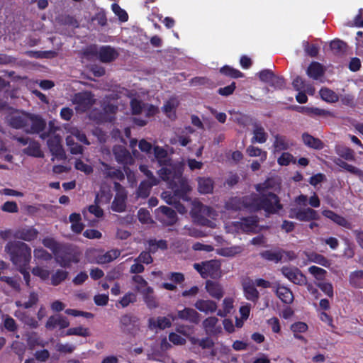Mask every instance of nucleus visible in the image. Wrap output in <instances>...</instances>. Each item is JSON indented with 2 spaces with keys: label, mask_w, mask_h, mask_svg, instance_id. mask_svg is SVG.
Masks as SVG:
<instances>
[{
  "label": "nucleus",
  "mask_w": 363,
  "mask_h": 363,
  "mask_svg": "<svg viewBox=\"0 0 363 363\" xmlns=\"http://www.w3.org/2000/svg\"><path fill=\"white\" fill-rule=\"evenodd\" d=\"M66 335H78L82 337H87L89 335V333L87 328L79 326L68 329L66 332Z\"/></svg>",
  "instance_id": "obj_59"
},
{
  "label": "nucleus",
  "mask_w": 363,
  "mask_h": 363,
  "mask_svg": "<svg viewBox=\"0 0 363 363\" xmlns=\"http://www.w3.org/2000/svg\"><path fill=\"white\" fill-rule=\"evenodd\" d=\"M72 102L77 112H84L91 107L95 99L91 92L84 91L74 94L72 98Z\"/></svg>",
  "instance_id": "obj_6"
},
{
  "label": "nucleus",
  "mask_w": 363,
  "mask_h": 363,
  "mask_svg": "<svg viewBox=\"0 0 363 363\" xmlns=\"http://www.w3.org/2000/svg\"><path fill=\"white\" fill-rule=\"evenodd\" d=\"M194 267L203 278H216L220 274V264L217 260L212 259L201 264L195 263Z\"/></svg>",
  "instance_id": "obj_5"
},
{
  "label": "nucleus",
  "mask_w": 363,
  "mask_h": 363,
  "mask_svg": "<svg viewBox=\"0 0 363 363\" xmlns=\"http://www.w3.org/2000/svg\"><path fill=\"white\" fill-rule=\"evenodd\" d=\"M158 219L167 225L174 224L177 220L174 210L167 206H160L157 209Z\"/></svg>",
  "instance_id": "obj_16"
},
{
  "label": "nucleus",
  "mask_w": 363,
  "mask_h": 363,
  "mask_svg": "<svg viewBox=\"0 0 363 363\" xmlns=\"http://www.w3.org/2000/svg\"><path fill=\"white\" fill-rule=\"evenodd\" d=\"M257 220L255 218H245L241 223V228L246 232H255Z\"/></svg>",
  "instance_id": "obj_54"
},
{
  "label": "nucleus",
  "mask_w": 363,
  "mask_h": 363,
  "mask_svg": "<svg viewBox=\"0 0 363 363\" xmlns=\"http://www.w3.org/2000/svg\"><path fill=\"white\" fill-rule=\"evenodd\" d=\"M277 162L281 166H287L291 162L296 163V160L291 154L285 152L277 158Z\"/></svg>",
  "instance_id": "obj_57"
},
{
  "label": "nucleus",
  "mask_w": 363,
  "mask_h": 363,
  "mask_svg": "<svg viewBox=\"0 0 363 363\" xmlns=\"http://www.w3.org/2000/svg\"><path fill=\"white\" fill-rule=\"evenodd\" d=\"M11 348L21 359L23 358V354L26 351V346L23 342L18 340H14L11 345Z\"/></svg>",
  "instance_id": "obj_61"
},
{
  "label": "nucleus",
  "mask_w": 363,
  "mask_h": 363,
  "mask_svg": "<svg viewBox=\"0 0 363 363\" xmlns=\"http://www.w3.org/2000/svg\"><path fill=\"white\" fill-rule=\"evenodd\" d=\"M99 194L96 195L95 199V205H91L89 206L88 210L83 211V215L85 218H88V212L93 214L96 218H101L104 215L103 210L99 206L98 203H99Z\"/></svg>",
  "instance_id": "obj_42"
},
{
  "label": "nucleus",
  "mask_w": 363,
  "mask_h": 363,
  "mask_svg": "<svg viewBox=\"0 0 363 363\" xmlns=\"http://www.w3.org/2000/svg\"><path fill=\"white\" fill-rule=\"evenodd\" d=\"M121 324L124 330L133 335H135L140 330L139 318L133 315H124L121 318Z\"/></svg>",
  "instance_id": "obj_13"
},
{
  "label": "nucleus",
  "mask_w": 363,
  "mask_h": 363,
  "mask_svg": "<svg viewBox=\"0 0 363 363\" xmlns=\"http://www.w3.org/2000/svg\"><path fill=\"white\" fill-rule=\"evenodd\" d=\"M256 189L260 193L261 199L254 194L244 198L234 197L226 202L225 208L233 211L244 208L257 211L262 208L268 213H275L282 208L274 194L279 189V184L276 180L267 179L263 184H257Z\"/></svg>",
  "instance_id": "obj_1"
},
{
  "label": "nucleus",
  "mask_w": 363,
  "mask_h": 363,
  "mask_svg": "<svg viewBox=\"0 0 363 363\" xmlns=\"http://www.w3.org/2000/svg\"><path fill=\"white\" fill-rule=\"evenodd\" d=\"M113 151L118 163L123 164H131L133 163V158L123 146H115Z\"/></svg>",
  "instance_id": "obj_19"
},
{
  "label": "nucleus",
  "mask_w": 363,
  "mask_h": 363,
  "mask_svg": "<svg viewBox=\"0 0 363 363\" xmlns=\"http://www.w3.org/2000/svg\"><path fill=\"white\" fill-rule=\"evenodd\" d=\"M281 273L295 284L304 285L306 284V277L296 267H284L281 269Z\"/></svg>",
  "instance_id": "obj_11"
},
{
  "label": "nucleus",
  "mask_w": 363,
  "mask_h": 363,
  "mask_svg": "<svg viewBox=\"0 0 363 363\" xmlns=\"http://www.w3.org/2000/svg\"><path fill=\"white\" fill-rule=\"evenodd\" d=\"M116 194L111 204V209L116 212H123L125 209L127 193L125 189L118 182L114 183Z\"/></svg>",
  "instance_id": "obj_8"
},
{
  "label": "nucleus",
  "mask_w": 363,
  "mask_h": 363,
  "mask_svg": "<svg viewBox=\"0 0 363 363\" xmlns=\"http://www.w3.org/2000/svg\"><path fill=\"white\" fill-rule=\"evenodd\" d=\"M33 275L38 277L42 280H47L50 276V272L47 269L41 267H35L32 269Z\"/></svg>",
  "instance_id": "obj_64"
},
{
  "label": "nucleus",
  "mask_w": 363,
  "mask_h": 363,
  "mask_svg": "<svg viewBox=\"0 0 363 363\" xmlns=\"http://www.w3.org/2000/svg\"><path fill=\"white\" fill-rule=\"evenodd\" d=\"M69 221L72 223V230L77 233H81L84 228V225L80 222V214L76 213H72L69 216Z\"/></svg>",
  "instance_id": "obj_45"
},
{
  "label": "nucleus",
  "mask_w": 363,
  "mask_h": 363,
  "mask_svg": "<svg viewBox=\"0 0 363 363\" xmlns=\"http://www.w3.org/2000/svg\"><path fill=\"white\" fill-rule=\"evenodd\" d=\"M3 325L5 329L9 332H16L18 329L16 320L8 315L4 317Z\"/></svg>",
  "instance_id": "obj_58"
},
{
  "label": "nucleus",
  "mask_w": 363,
  "mask_h": 363,
  "mask_svg": "<svg viewBox=\"0 0 363 363\" xmlns=\"http://www.w3.org/2000/svg\"><path fill=\"white\" fill-rule=\"evenodd\" d=\"M158 174L162 179L166 181L169 188L174 191V195L173 196L168 191L162 194L161 197L167 203L175 204L177 198L188 200V197L185 194L190 191L191 189L187 179L182 177V173L179 169L170 164H166L159 170Z\"/></svg>",
  "instance_id": "obj_2"
},
{
  "label": "nucleus",
  "mask_w": 363,
  "mask_h": 363,
  "mask_svg": "<svg viewBox=\"0 0 363 363\" xmlns=\"http://www.w3.org/2000/svg\"><path fill=\"white\" fill-rule=\"evenodd\" d=\"M137 300L136 294L133 292L125 294L119 301L123 308L127 307L130 303H135Z\"/></svg>",
  "instance_id": "obj_63"
},
{
  "label": "nucleus",
  "mask_w": 363,
  "mask_h": 363,
  "mask_svg": "<svg viewBox=\"0 0 363 363\" xmlns=\"http://www.w3.org/2000/svg\"><path fill=\"white\" fill-rule=\"evenodd\" d=\"M30 121H26L24 130L28 133H37L45 127V121L39 116L29 113Z\"/></svg>",
  "instance_id": "obj_12"
},
{
  "label": "nucleus",
  "mask_w": 363,
  "mask_h": 363,
  "mask_svg": "<svg viewBox=\"0 0 363 363\" xmlns=\"http://www.w3.org/2000/svg\"><path fill=\"white\" fill-rule=\"evenodd\" d=\"M274 291L277 297L284 303L291 304L294 301L293 293L289 288L277 284Z\"/></svg>",
  "instance_id": "obj_23"
},
{
  "label": "nucleus",
  "mask_w": 363,
  "mask_h": 363,
  "mask_svg": "<svg viewBox=\"0 0 363 363\" xmlns=\"http://www.w3.org/2000/svg\"><path fill=\"white\" fill-rule=\"evenodd\" d=\"M101 164L102 165L101 171L105 177L111 179H117L119 180H121L124 178V174L121 170L115 169L114 167L108 165L104 162H101Z\"/></svg>",
  "instance_id": "obj_29"
},
{
  "label": "nucleus",
  "mask_w": 363,
  "mask_h": 363,
  "mask_svg": "<svg viewBox=\"0 0 363 363\" xmlns=\"http://www.w3.org/2000/svg\"><path fill=\"white\" fill-rule=\"evenodd\" d=\"M218 319L216 317H208L203 322V326L208 334H216L220 331V327L217 326Z\"/></svg>",
  "instance_id": "obj_34"
},
{
  "label": "nucleus",
  "mask_w": 363,
  "mask_h": 363,
  "mask_svg": "<svg viewBox=\"0 0 363 363\" xmlns=\"http://www.w3.org/2000/svg\"><path fill=\"white\" fill-rule=\"evenodd\" d=\"M198 190L201 194L211 193L213 189V183L211 179L208 177H199Z\"/></svg>",
  "instance_id": "obj_37"
},
{
  "label": "nucleus",
  "mask_w": 363,
  "mask_h": 363,
  "mask_svg": "<svg viewBox=\"0 0 363 363\" xmlns=\"http://www.w3.org/2000/svg\"><path fill=\"white\" fill-rule=\"evenodd\" d=\"M308 261L320 264L323 267L329 268L331 265V262L325 256L317 252H304Z\"/></svg>",
  "instance_id": "obj_31"
},
{
  "label": "nucleus",
  "mask_w": 363,
  "mask_h": 363,
  "mask_svg": "<svg viewBox=\"0 0 363 363\" xmlns=\"http://www.w3.org/2000/svg\"><path fill=\"white\" fill-rule=\"evenodd\" d=\"M320 95L323 100L329 103L338 101V96L333 90L328 88H322L320 90Z\"/></svg>",
  "instance_id": "obj_47"
},
{
  "label": "nucleus",
  "mask_w": 363,
  "mask_h": 363,
  "mask_svg": "<svg viewBox=\"0 0 363 363\" xmlns=\"http://www.w3.org/2000/svg\"><path fill=\"white\" fill-rule=\"evenodd\" d=\"M289 217L291 218H296L301 221H310L313 220H317L318 215L317 212L310 208H291L289 212Z\"/></svg>",
  "instance_id": "obj_9"
},
{
  "label": "nucleus",
  "mask_w": 363,
  "mask_h": 363,
  "mask_svg": "<svg viewBox=\"0 0 363 363\" xmlns=\"http://www.w3.org/2000/svg\"><path fill=\"white\" fill-rule=\"evenodd\" d=\"M28 147L24 150V152L36 157H43V152L40 150V145L36 142L28 143Z\"/></svg>",
  "instance_id": "obj_51"
},
{
  "label": "nucleus",
  "mask_w": 363,
  "mask_h": 363,
  "mask_svg": "<svg viewBox=\"0 0 363 363\" xmlns=\"http://www.w3.org/2000/svg\"><path fill=\"white\" fill-rule=\"evenodd\" d=\"M302 139L304 144L310 147L317 150H320L323 147V143L320 140L313 138L312 135L309 134H303Z\"/></svg>",
  "instance_id": "obj_40"
},
{
  "label": "nucleus",
  "mask_w": 363,
  "mask_h": 363,
  "mask_svg": "<svg viewBox=\"0 0 363 363\" xmlns=\"http://www.w3.org/2000/svg\"><path fill=\"white\" fill-rule=\"evenodd\" d=\"M246 152L250 157H260L262 162L266 160L267 157V153L265 151H262L260 148L250 145L246 149Z\"/></svg>",
  "instance_id": "obj_52"
},
{
  "label": "nucleus",
  "mask_w": 363,
  "mask_h": 363,
  "mask_svg": "<svg viewBox=\"0 0 363 363\" xmlns=\"http://www.w3.org/2000/svg\"><path fill=\"white\" fill-rule=\"evenodd\" d=\"M195 308L206 314L214 313L217 309V304L212 300L199 299L194 303Z\"/></svg>",
  "instance_id": "obj_24"
},
{
  "label": "nucleus",
  "mask_w": 363,
  "mask_h": 363,
  "mask_svg": "<svg viewBox=\"0 0 363 363\" xmlns=\"http://www.w3.org/2000/svg\"><path fill=\"white\" fill-rule=\"evenodd\" d=\"M99 55L101 62H109L118 57V52L115 49L109 46H104L100 49Z\"/></svg>",
  "instance_id": "obj_30"
},
{
  "label": "nucleus",
  "mask_w": 363,
  "mask_h": 363,
  "mask_svg": "<svg viewBox=\"0 0 363 363\" xmlns=\"http://www.w3.org/2000/svg\"><path fill=\"white\" fill-rule=\"evenodd\" d=\"M335 152L340 157L344 158L345 160L351 161H354L355 160L354 151L347 147L343 145H336Z\"/></svg>",
  "instance_id": "obj_41"
},
{
  "label": "nucleus",
  "mask_w": 363,
  "mask_h": 363,
  "mask_svg": "<svg viewBox=\"0 0 363 363\" xmlns=\"http://www.w3.org/2000/svg\"><path fill=\"white\" fill-rule=\"evenodd\" d=\"M350 284L356 288L363 287V270H357L350 275Z\"/></svg>",
  "instance_id": "obj_44"
},
{
  "label": "nucleus",
  "mask_w": 363,
  "mask_h": 363,
  "mask_svg": "<svg viewBox=\"0 0 363 363\" xmlns=\"http://www.w3.org/2000/svg\"><path fill=\"white\" fill-rule=\"evenodd\" d=\"M291 143L286 137L279 135L274 136V141L272 145L274 153L286 151L289 149Z\"/></svg>",
  "instance_id": "obj_28"
},
{
  "label": "nucleus",
  "mask_w": 363,
  "mask_h": 363,
  "mask_svg": "<svg viewBox=\"0 0 363 363\" xmlns=\"http://www.w3.org/2000/svg\"><path fill=\"white\" fill-rule=\"evenodd\" d=\"M308 270L309 273L318 280L324 279L325 274H327V272L324 269L317 266H311Z\"/></svg>",
  "instance_id": "obj_62"
},
{
  "label": "nucleus",
  "mask_w": 363,
  "mask_h": 363,
  "mask_svg": "<svg viewBox=\"0 0 363 363\" xmlns=\"http://www.w3.org/2000/svg\"><path fill=\"white\" fill-rule=\"evenodd\" d=\"M14 315L25 325L31 328H37L39 326L38 320H35L33 316L25 312L16 311L14 313Z\"/></svg>",
  "instance_id": "obj_33"
},
{
  "label": "nucleus",
  "mask_w": 363,
  "mask_h": 363,
  "mask_svg": "<svg viewBox=\"0 0 363 363\" xmlns=\"http://www.w3.org/2000/svg\"><path fill=\"white\" fill-rule=\"evenodd\" d=\"M65 128L67 133H69L72 135L76 137L79 141L86 145L89 144V141L86 138V135L83 133H82L77 127L67 125Z\"/></svg>",
  "instance_id": "obj_48"
},
{
  "label": "nucleus",
  "mask_w": 363,
  "mask_h": 363,
  "mask_svg": "<svg viewBox=\"0 0 363 363\" xmlns=\"http://www.w3.org/2000/svg\"><path fill=\"white\" fill-rule=\"evenodd\" d=\"M233 308V299L232 298L227 297L223 301V309L219 310L218 315L221 317L225 316L230 313Z\"/></svg>",
  "instance_id": "obj_55"
},
{
  "label": "nucleus",
  "mask_w": 363,
  "mask_h": 363,
  "mask_svg": "<svg viewBox=\"0 0 363 363\" xmlns=\"http://www.w3.org/2000/svg\"><path fill=\"white\" fill-rule=\"evenodd\" d=\"M260 255L264 259L277 263L281 260L284 251L281 250H269L262 252Z\"/></svg>",
  "instance_id": "obj_38"
},
{
  "label": "nucleus",
  "mask_w": 363,
  "mask_h": 363,
  "mask_svg": "<svg viewBox=\"0 0 363 363\" xmlns=\"http://www.w3.org/2000/svg\"><path fill=\"white\" fill-rule=\"evenodd\" d=\"M69 325L68 319L60 314L50 316L45 323V328L48 330H53L55 328L65 329L68 328Z\"/></svg>",
  "instance_id": "obj_17"
},
{
  "label": "nucleus",
  "mask_w": 363,
  "mask_h": 363,
  "mask_svg": "<svg viewBox=\"0 0 363 363\" xmlns=\"http://www.w3.org/2000/svg\"><path fill=\"white\" fill-rule=\"evenodd\" d=\"M323 215L329 219L332 220L333 222L337 223L339 225L343 226L347 228H350V223L342 216H339L330 210H325L323 211Z\"/></svg>",
  "instance_id": "obj_35"
},
{
  "label": "nucleus",
  "mask_w": 363,
  "mask_h": 363,
  "mask_svg": "<svg viewBox=\"0 0 363 363\" xmlns=\"http://www.w3.org/2000/svg\"><path fill=\"white\" fill-rule=\"evenodd\" d=\"M68 276V272L65 270L57 269L51 276V284L57 286L65 281Z\"/></svg>",
  "instance_id": "obj_49"
},
{
  "label": "nucleus",
  "mask_w": 363,
  "mask_h": 363,
  "mask_svg": "<svg viewBox=\"0 0 363 363\" xmlns=\"http://www.w3.org/2000/svg\"><path fill=\"white\" fill-rule=\"evenodd\" d=\"M205 288L208 294L214 298L219 300L223 296V286L218 282L207 281Z\"/></svg>",
  "instance_id": "obj_25"
},
{
  "label": "nucleus",
  "mask_w": 363,
  "mask_h": 363,
  "mask_svg": "<svg viewBox=\"0 0 363 363\" xmlns=\"http://www.w3.org/2000/svg\"><path fill=\"white\" fill-rule=\"evenodd\" d=\"M254 137L252 139V143H264L267 139V134L261 126H256L254 131Z\"/></svg>",
  "instance_id": "obj_50"
},
{
  "label": "nucleus",
  "mask_w": 363,
  "mask_h": 363,
  "mask_svg": "<svg viewBox=\"0 0 363 363\" xmlns=\"http://www.w3.org/2000/svg\"><path fill=\"white\" fill-rule=\"evenodd\" d=\"M194 130L191 127L186 128L179 134H177L171 139L172 145H179L183 147L186 146L191 140L189 138V134L192 133Z\"/></svg>",
  "instance_id": "obj_21"
},
{
  "label": "nucleus",
  "mask_w": 363,
  "mask_h": 363,
  "mask_svg": "<svg viewBox=\"0 0 363 363\" xmlns=\"http://www.w3.org/2000/svg\"><path fill=\"white\" fill-rule=\"evenodd\" d=\"M142 295L147 308L152 309L158 306V303L155 296L153 295V292H145Z\"/></svg>",
  "instance_id": "obj_56"
},
{
  "label": "nucleus",
  "mask_w": 363,
  "mask_h": 363,
  "mask_svg": "<svg viewBox=\"0 0 363 363\" xmlns=\"http://www.w3.org/2000/svg\"><path fill=\"white\" fill-rule=\"evenodd\" d=\"M6 121L9 124L14 128L24 129L26 121H30L29 113L18 110L13 111L6 117Z\"/></svg>",
  "instance_id": "obj_10"
},
{
  "label": "nucleus",
  "mask_w": 363,
  "mask_h": 363,
  "mask_svg": "<svg viewBox=\"0 0 363 363\" xmlns=\"http://www.w3.org/2000/svg\"><path fill=\"white\" fill-rule=\"evenodd\" d=\"M245 296L247 299L255 301L259 298V292L255 288V284L252 280H245L243 284Z\"/></svg>",
  "instance_id": "obj_26"
},
{
  "label": "nucleus",
  "mask_w": 363,
  "mask_h": 363,
  "mask_svg": "<svg viewBox=\"0 0 363 363\" xmlns=\"http://www.w3.org/2000/svg\"><path fill=\"white\" fill-rule=\"evenodd\" d=\"M48 145L55 157L60 160L65 158V151L61 145V137L59 135H51L48 140Z\"/></svg>",
  "instance_id": "obj_14"
},
{
  "label": "nucleus",
  "mask_w": 363,
  "mask_h": 363,
  "mask_svg": "<svg viewBox=\"0 0 363 363\" xmlns=\"http://www.w3.org/2000/svg\"><path fill=\"white\" fill-rule=\"evenodd\" d=\"M178 105L179 102L177 99H170L164 104L162 107L163 112L169 118L174 120L176 118V109Z\"/></svg>",
  "instance_id": "obj_32"
},
{
  "label": "nucleus",
  "mask_w": 363,
  "mask_h": 363,
  "mask_svg": "<svg viewBox=\"0 0 363 363\" xmlns=\"http://www.w3.org/2000/svg\"><path fill=\"white\" fill-rule=\"evenodd\" d=\"M243 248L241 246H231L222 248L219 250V254L225 257H233L241 253Z\"/></svg>",
  "instance_id": "obj_53"
},
{
  "label": "nucleus",
  "mask_w": 363,
  "mask_h": 363,
  "mask_svg": "<svg viewBox=\"0 0 363 363\" xmlns=\"http://www.w3.org/2000/svg\"><path fill=\"white\" fill-rule=\"evenodd\" d=\"M191 206V215L196 223L212 228L216 227V224L209 220L210 218L215 219L217 216L214 210L203 205L199 201H194Z\"/></svg>",
  "instance_id": "obj_4"
},
{
  "label": "nucleus",
  "mask_w": 363,
  "mask_h": 363,
  "mask_svg": "<svg viewBox=\"0 0 363 363\" xmlns=\"http://www.w3.org/2000/svg\"><path fill=\"white\" fill-rule=\"evenodd\" d=\"M133 113L138 114L145 112L147 116H153L157 112V108L152 105H145L137 99H133L130 102Z\"/></svg>",
  "instance_id": "obj_18"
},
{
  "label": "nucleus",
  "mask_w": 363,
  "mask_h": 363,
  "mask_svg": "<svg viewBox=\"0 0 363 363\" xmlns=\"http://www.w3.org/2000/svg\"><path fill=\"white\" fill-rule=\"evenodd\" d=\"M10 259L18 269L28 267L31 259V249L24 242H9L5 247Z\"/></svg>",
  "instance_id": "obj_3"
},
{
  "label": "nucleus",
  "mask_w": 363,
  "mask_h": 363,
  "mask_svg": "<svg viewBox=\"0 0 363 363\" xmlns=\"http://www.w3.org/2000/svg\"><path fill=\"white\" fill-rule=\"evenodd\" d=\"M42 242L45 247L50 249L53 253H57L60 249V245L52 238H45Z\"/></svg>",
  "instance_id": "obj_60"
},
{
  "label": "nucleus",
  "mask_w": 363,
  "mask_h": 363,
  "mask_svg": "<svg viewBox=\"0 0 363 363\" xmlns=\"http://www.w3.org/2000/svg\"><path fill=\"white\" fill-rule=\"evenodd\" d=\"M171 325L172 321L169 318L167 317L160 316L157 318H150L148 320V328L150 330H164L165 328H170Z\"/></svg>",
  "instance_id": "obj_22"
},
{
  "label": "nucleus",
  "mask_w": 363,
  "mask_h": 363,
  "mask_svg": "<svg viewBox=\"0 0 363 363\" xmlns=\"http://www.w3.org/2000/svg\"><path fill=\"white\" fill-rule=\"evenodd\" d=\"M26 337L27 344L30 348H33L35 346L44 347L43 340L40 339L36 333H28L26 334Z\"/></svg>",
  "instance_id": "obj_46"
},
{
  "label": "nucleus",
  "mask_w": 363,
  "mask_h": 363,
  "mask_svg": "<svg viewBox=\"0 0 363 363\" xmlns=\"http://www.w3.org/2000/svg\"><path fill=\"white\" fill-rule=\"evenodd\" d=\"M323 74V67L320 63L316 62H312L307 69V74L314 79H318Z\"/></svg>",
  "instance_id": "obj_39"
},
{
  "label": "nucleus",
  "mask_w": 363,
  "mask_h": 363,
  "mask_svg": "<svg viewBox=\"0 0 363 363\" xmlns=\"http://www.w3.org/2000/svg\"><path fill=\"white\" fill-rule=\"evenodd\" d=\"M39 300L38 294L36 292L32 291L29 294L28 300L24 303L21 301H16V305L18 307H23V308H30L37 304Z\"/></svg>",
  "instance_id": "obj_43"
},
{
  "label": "nucleus",
  "mask_w": 363,
  "mask_h": 363,
  "mask_svg": "<svg viewBox=\"0 0 363 363\" xmlns=\"http://www.w3.org/2000/svg\"><path fill=\"white\" fill-rule=\"evenodd\" d=\"M120 255L121 252L119 250H111L103 254L99 255L96 257V262L99 264L108 263L118 257Z\"/></svg>",
  "instance_id": "obj_36"
},
{
  "label": "nucleus",
  "mask_w": 363,
  "mask_h": 363,
  "mask_svg": "<svg viewBox=\"0 0 363 363\" xmlns=\"http://www.w3.org/2000/svg\"><path fill=\"white\" fill-rule=\"evenodd\" d=\"M140 169L145 174L148 179L140 183L138 193L141 197H147L150 194L151 187L157 185L158 184V180L154 177L153 174L147 169L146 166L140 165Z\"/></svg>",
  "instance_id": "obj_7"
},
{
  "label": "nucleus",
  "mask_w": 363,
  "mask_h": 363,
  "mask_svg": "<svg viewBox=\"0 0 363 363\" xmlns=\"http://www.w3.org/2000/svg\"><path fill=\"white\" fill-rule=\"evenodd\" d=\"M172 320L174 321L177 318L182 320L189 321L192 323H198L199 322V313L191 308H184L183 310L177 311V315H169Z\"/></svg>",
  "instance_id": "obj_15"
},
{
  "label": "nucleus",
  "mask_w": 363,
  "mask_h": 363,
  "mask_svg": "<svg viewBox=\"0 0 363 363\" xmlns=\"http://www.w3.org/2000/svg\"><path fill=\"white\" fill-rule=\"evenodd\" d=\"M134 289L141 294L145 292H154L153 289L148 286L147 282L139 275H135L132 278Z\"/></svg>",
  "instance_id": "obj_27"
},
{
  "label": "nucleus",
  "mask_w": 363,
  "mask_h": 363,
  "mask_svg": "<svg viewBox=\"0 0 363 363\" xmlns=\"http://www.w3.org/2000/svg\"><path fill=\"white\" fill-rule=\"evenodd\" d=\"M38 231L33 227H26L18 229L13 237L17 239L30 242L37 238Z\"/></svg>",
  "instance_id": "obj_20"
}]
</instances>
